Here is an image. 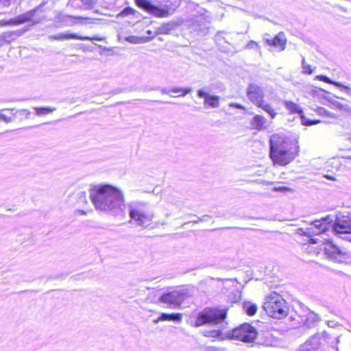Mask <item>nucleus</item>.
Instances as JSON below:
<instances>
[{
  "instance_id": "1",
  "label": "nucleus",
  "mask_w": 351,
  "mask_h": 351,
  "mask_svg": "<svg viewBox=\"0 0 351 351\" xmlns=\"http://www.w3.org/2000/svg\"><path fill=\"white\" fill-rule=\"evenodd\" d=\"M90 199L96 210L117 213L124 206L123 192L108 184L93 185L90 189Z\"/></svg>"
},
{
  "instance_id": "2",
  "label": "nucleus",
  "mask_w": 351,
  "mask_h": 351,
  "mask_svg": "<svg viewBox=\"0 0 351 351\" xmlns=\"http://www.w3.org/2000/svg\"><path fill=\"white\" fill-rule=\"evenodd\" d=\"M332 222V218L328 215L320 220H315L306 228H300L298 232L300 234L308 237L324 233L330 229L336 234L351 233V215L337 217L335 222Z\"/></svg>"
},
{
  "instance_id": "3",
  "label": "nucleus",
  "mask_w": 351,
  "mask_h": 351,
  "mask_svg": "<svg viewBox=\"0 0 351 351\" xmlns=\"http://www.w3.org/2000/svg\"><path fill=\"white\" fill-rule=\"evenodd\" d=\"M270 157L274 164L285 166L297 156V143L282 134H273L269 140Z\"/></svg>"
},
{
  "instance_id": "4",
  "label": "nucleus",
  "mask_w": 351,
  "mask_h": 351,
  "mask_svg": "<svg viewBox=\"0 0 351 351\" xmlns=\"http://www.w3.org/2000/svg\"><path fill=\"white\" fill-rule=\"evenodd\" d=\"M263 308L269 316L275 319H282L289 313L286 300L276 292L265 296Z\"/></svg>"
},
{
  "instance_id": "5",
  "label": "nucleus",
  "mask_w": 351,
  "mask_h": 351,
  "mask_svg": "<svg viewBox=\"0 0 351 351\" xmlns=\"http://www.w3.org/2000/svg\"><path fill=\"white\" fill-rule=\"evenodd\" d=\"M211 336L213 337H221L223 335L221 330H215L211 331ZM224 335L230 339L250 343L254 341L258 332L253 326L246 323L241 325L239 327L226 332Z\"/></svg>"
},
{
  "instance_id": "6",
  "label": "nucleus",
  "mask_w": 351,
  "mask_h": 351,
  "mask_svg": "<svg viewBox=\"0 0 351 351\" xmlns=\"http://www.w3.org/2000/svg\"><path fill=\"white\" fill-rule=\"evenodd\" d=\"M227 316V310L218 308H205L200 311L192 325L199 327L205 324H220L225 322Z\"/></svg>"
},
{
  "instance_id": "7",
  "label": "nucleus",
  "mask_w": 351,
  "mask_h": 351,
  "mask_svg": "<svg viewBox=\"0 0 351 351\" xmlns=\"http://www.w3.org/2000/svg\"><path fill=\"white\" fill-rule=\"evenodd\" d=\"M147 207V204L142 202H132L128 205L130 217L138 226L147 227L152 223L154 213Z\"/></svg>"
},
{
  "instance_id": "8",
  "label": "nucleus",
  "mask_w": 351,
  "mask_h": 351,
  "mask_svg": "<svg viewBox=\"0 0 351 351\" xmlns=\"http://www.w3.org/2000/svg\"><path fill=\"white\" fill-rule=\"evenodd\" d=\"M247 95L254 105L267 112L271 119L276 117L277 113L271 106L264 100V92L260 86L254 84H250L247 89Z\"/></svg>"
},
{
  "instance_id": "9",
  "label": "nucleus",
  "mask_w": 351,
  "mask_h": 351,
  "mask_svg": "<svg viewBox=\"0 0 351 351\" xmlns=\"http://www.w3.org/2000/svg\"><path fill=\"white\" fill-rule=\"evenodd\" d=\"M186 297L187 293L185 290L177 289L163 293L158 300L170 308H178Z\"/></svg>"
},
{
  "instance_id": "10",
  "label": "nucleus",
  "mask_w": 351,
  "mask_h": 351,
  "mask_svg": "<svg viewBox=\"0 0 351 351\" xmlns=\"http://www.w3.org/2000/svg\"><path fill=\"white\" fill-rule=\"evenodd\" d=\"M325 254L332 261L337 263H348L351 262V254L332 243L327 244L324 247Z\"/></svg>"
},
{
  "instance_id": "11",
  "label": "nucleus",
  "mask_w": 351,
  "mask_h": 351,
  "mask_svg": "<svg viewBox=\"0 0 351 351\" xmlns=\"http://www.w3.org/2000/svg\"><path fill=\"white\" fill-rule=\"evenodd\" d=\"M136 4L141 8L156 17H167L169 16L167 10L161 9L152 3L149 0H135Z\"/></svg>"
},
{
  "instance_id": "12",
  "label": "nucleus",
  "mask_w": 351,
  "mask_h": 351,
  "mask_svg": "<svg viewBox=\"0 0 351 351\" xmlns=\"http://www.w3.org/2000/svg\"><path fill=\"white\" fill-rule=\"evenodd\" d=\"M38 9L39 6L13 19L14 25H20L26 22H32V25L41 23L45 20L44 17L35 18L36 12Z\"/></svg>"
},
{
  "instance_id": "13",
  "label": "nucleus",
  "mask_w": 351,
  "mask_h": 351,
  "mask_svg": "<svg viewBox=\"0 0 351 351\" xmlns=\"http://www.w3.org/2000/svg\"><path fill=\"white\" fill-rule=\"evenodd\" d=\"M199 98H203L204 106L205 108H217L220 106V97L217 95H212L206 92L204 89H199L197 92Z\"/></svg>"
},
{
  "instance_id": "14",
  "label": "nucleus",
  "mask_w": 351,
  "mask_h": 351,
  "mask_svg": "<svg viewBox=\"0 0 351 351\" xmlns=\"http://www.w3.org/2000/svg\"><path fill=\"white\" fill-rule=\"evenodd\" d=\"M49 40H70V39H77L81 40H102L103 38L100 37H88V36H79L77 34L70 33L69 32L64 33H59L56 35H51L49 36Z\"/></svg>"
},
{
  "instance_id": "15",
  "label": "nucleus",
  "mask_w": 351,
  "mask_h": 351,
  "mask_svg": "<svg viewBox=\"0 0 351 351\" xmlns=\"http://www.w3.org/2000/svg\"><path fill=\"white\" fill-rule=\"evenodd\" d=\"M284 105L291 114H298L302 115L303 112L300 106L294 102L290 101H285ZM301 118L302 119V123L306 125H311L319 122V121H305L302 116H301Z\"/></svg>"
},
{
  "instance_id": "16",
  "label": "nucleus",
  "mask_w": 351,
  "mask_h": 351,
  "mask_svg": "<svg viewBox=\"0 0 351 351\" xmlns=\"http://www.w3.org/2000/svg\"><path fill=\"white\" fill-rule=\"evenodd\" d=\"M267 45L274 46L278 49L279 51L285 50L287 43V38L283 32L278 33L274 38H265Z\"/></svg>"
},
{
  "instance_id": "17",
  "label": "nucleus",
  "mask_w": 351,
  "mask_h": 351,
  "mask_svg": "<svg viewBox=\"0 0 351 351\" xmlns=\"http://www.w3.org/2000/svg\"><path fill=\"white\" fill-rule=\"evenodd\" d=\"M252 129L261 131L267 128L268 123L267 119L262 115H255L250 121Z\"/></svg>"
},
{
  "instance_id": "18",
  "label": "nucleus",
  "mask_w": 351,
  "mask_h": 351,
  "mask_svg": "<svg viewBox=\"0 0 351 351\" xmlns=\"http://www.w3.org/2000/svg\"><path fill=\"white\" fill-rule=\"evenodd\" d=\"M182 320V314L180 313H162L160 315L154 320L155 324H158L160 322L164 321H173L176 322H181Z\"/></svg>"
},
{
  "instance_id": "19",
  "label": "nucleus",
  "mask_w": 351,
  "mask_h": 351,
  "mask_svg": "<svg viewBox=\"0 0 351 351\" xmlns=\"http://www.w3.org/2000/svg\"><path fill=\"white\" fill-rule=\"evenodd\" d=\"M319 346V339L313 337L300 346L298 351H318Z\"/></svg>"
},
{
  "instance_id": "20",
  "label": "nucleus",
  "mask_w": 351,
  "mask_h": 351,
  "mask_svg": "<svg viewBox=\"0 0 351 351\" xmlns=\"http://www.w3.org/2000/svg\"><path fill=\"white\" fill-rule=\"evenodd\" d=\"M315 78L318 79L321 81H323L326 83H328L330 84H333L338 88H341L343 89L347 93H350L351 92V88L350 86H345L339 82L333 81L326 75H317Z\"/></svg>"
},
{
  "instance_id": "21",
  "label": "nucleus",
  "mask_w": 351,
  "mask_h": 351,
  "mask_svg": "<svg viewBox=\"0 0 351 351\" xmlns=\"http://www.w3.org/2000/svg\"><path fill=\"white\" fill-rule=\"evenodd\" d=\"M96 2L97 0H70L72 6L84 9L90 8Z\"/></svg>"
},
{
  "instance_id": "22",
  "label": "nucleus",
  "mask_w": 351,
  "mask_h": 351,
  "mask_svg": "<svg viewBox=\"0 0 351 351\" xmlns=\"http://www.w3.org/2000/svg\"><path fill=\"white\" fill-rule=\"evenodd\" d=\"M319 320L318 316L313 312H308L305 315V319L303 320V324L307 328L313 327Z\"/></svg>"
},
{
  "instance_id": "23",
  "label": "nucleus",
  "mask_w": 351,
  "mask_h": 351,
  "mask_svg": "<svg viewBox=\"0 0 351 351\" xmlns=\"http://www.w3.org/2000/svg\"><path fill=\"white\" fill-rule=\"evenodd\" d=\"M177 26L175 22H169L162 24L158 29L159 34H169Z\"/></svg>"
},
{
  "instance_id": "24",
  "label": "nucleus",
  "mask_w": 351,
  "mask_h": 351,
  "mask_svg": "<svg viewBox=\"0 0 351 351\" xmlns=\"http://www.w3.org/2000/svg\"><path fill=\"white\" fill-rule=\"evenodd\" d=\"M125 40L132 44H142L149 42L152 38L146 36H127Z\"/></svg>"
},
{
  "instance_id": "25",
  "label": "nucleus",
  "mask_w": 351,
  "mask_h": 351,
  "mask_svg": "<svg viewBox=\"0 0 351 351\" xmlns=\"http://www.w3.org/2000/svg\"><path fill=\"white\" fill-rule=\"evenodd\" d=\"M243 308L245 313L250 316L255 315L257 311V306L250 302H244Z\"/></svg>"
},
{
  "instance_id": "26",
  "label": "nucleus",
  "mask_w": 351,
  "mask_h": 351,
  "mask_svg": "<svg viewBox=\"0 0 351 351\" xmlns=\"http://www.w3.org/2000/svg\"><path fill=\"white\" fill-rule=\"evenodd\" d=\"M34 109L35 110L36 114L37 116L46 115L49 113L53 112L56 110V108L51 107H35Z\"/></svg>"
},
{
  "instance_id": "27",
  "label": "nucleus",
  "mask_w": 351,
  "mask_h": 351,
  "mask_svg": "<svg viewBox=\"0 0 351 351\" xmlns=\"http://www.w3.org/2000/svg\"><path fill=\"white\" fill-rule=\"evenodd\" d=\"M331 104L334 108L338 109L339 110L348 112L351 111V108L348 104H341L338 101H333L331 102Z\"/></svg>"
},
{
  "instance_id": "28",
  "label": "nucleus",
  "mask_w": 351,
  "mask_h": 351,
  "mask_svg": "<svg viewBox=\"0 0 351 351\" xmlns=\"http://www.w3.org/2000/svg\"><path fill=\"white\" fill-rule=\"evenodd\" d=\"M228 298L233 303L238 302L241 299V293L239 291L236 290L235 291L230 293L228 295Z\"/></svg>"
},
{
  "instance_id": "29",
  "label": "nucleus",
  "mask_w": 351,
  "mask_h": 351,
  "mask_svg": "<svg viewBox=\"0 0 351 351\" xmlns=\"http://www.w3.org/2000/svg\"><path fill=\"white\" fill-rule=\"evenodd\" d=\"M191 91V88H182L176 87V88H173L171 89V93H180V96H182V97L185 96L186 95L189 93Z\"/></svg>"
},
{
  "instance_id": "30",
  "label": "nucleus",
  "mask_w": 351,
  "mask_h": 351,
  "mask_svg": "<svg viewBox=\"0 0 351 351\" xmlns=\"http://www.w3.org/2000/svg\"><path fill=\"white\" fill-rule=\"evenodd\" d=\"M246 48L249 49H255L256 50L257 52H258V53L261 56L262 55V51L260 45H258V43L254 40H250V42H248V43L246 45Z\"/></svg>"
},
{
  "instance_id": "31",
  "label": "nucleus",
  "mask_w": 351,
  "mask_h": 351,
  "mask_svg": "<svg viewBox=\"0 0 351 351\" xmlns=\"http://www.w3.org/2000/svg\"><path fill=\"white\" fill-rule=\"evenodd\" d=\"M71 18V16H67V15H64V14H58L56 16V19H55V21L58 23H64V25H67L68 23V20Z\"/></svg>"
},
{
  "instance_id": "32",
  "label": "nucleus",
  "mask_w": 351,
  "mask_h": 351,
  "mask_svg": "<svg viewBox=\"0 0 351 351\" xmlns=\"http://www.w3.org/2000/svg\"><path fill=\"white\" fill-rule=\"evenodd\" d=\"M302 68L304 73L310 75L313 73V70L311 69V66L306 62L304 57L302 62Z\"/></svg>"
},
{
  "instance_id": "33",
  "label": "nucleus",
  "mask_w": 351,
  "mask_h": 351,
  "mask_svg": "<svg viewBox=\"0 0 351 351\" xmlns=\"http://www.w3.org/2000/svg\"><path fill=\"white\" fill-rule=\"evenodd\" d=\"M14 110V109H5V110H0V118L5 121L6 123H9V122H11L12 121V117H9L5 114L3 113V111H11V112H13Z\"/></svg>"
},
{
  "instance_id": "34",
  "label": "nucleus",
  "mask_w": 351,
  "mask_h": 351,
  "mask_svg": "<svg viewBox=\"0 0 351 351\" xmlns=\"http://www.w3.org/2000/svg\"><path fill=\"white\" fill-rule=\"evenodd\" d=\"M273 191L280 192V193H286V192H293V189L288 186H274L272 189Z\"/></svg>"
},
{
  "instance_id": "35",
  "label": "nucleus",
  "mask_w": 351,
  "mask_h": 351,
  "mask_svg": "<svg viewBox=\"0 0 351 351\" xmlns=\"http://www.w3.org/2000/svg\"><path fill=\"white\" fill-rule=\"evenodd\" d=\"M134 11L132 8L128 7L123 9L119 14L118 16H125L130 14H134Z\"/></svg>"
},
{
  "instance_id": "36",
  "label": "nucleus",
  "mask_w": 351,
  "mask_h": 351,
  "mask_svg": "<svg viewBox=\"0 0 351 351\" xmlns=\"http://www.w3.org/2000/svg\"><path fill=\"white\" fill-rule=\"evenodd\" d=\"M7 25H14L13 19L8 20V21H5V20L0 21V26H7Z\"/></svg>"
},
{
  "instance_id": "37",
  "label": "nucleus",
  "mask_w": 351,
  "mask_h": 351,
  "mask_svg": "<svg viewBox=\"0 0 351 351\" xmlns=\"http://www.w3.org/2000/svg\"><path fill=\"white\" fill-rule=\"evenodd\" d=\"M253 182H256V183H258V184H264V185H271L274 183L271 181H266V180H255V181H253Z\"/></svg>"
},
{
  "instance_id": "38",
  "label": "nucleus",
  "mask_w": 351,
  "mask_h": 351,
  "mask_svg": "<svg viewBox=\"0 0 351 351\" xmlns=\"http://www.w3.org/2000/svg\"><path fill=\"white\" fill-rule=\"evenodd\" d=\"M230 107H234V108H238V109H241V110H244L245 109L244 106H242L241 104H235V103H230Z\"/></svg>"
},
{
  "instance_id": "39",
  "label": "nucleus",
  "mask_w": 351,
  "mask_h": 351,
  "mask_svg": "<svg viewBox=\"0 0 351 351\" xmlns=\"http://www.w3.org/2000/svg\"><path fill=\"white\" fill-rule=\"evenodd\" d=\"M11 0H0V5L3 6H9L10 5Z\"/></svg>"
},
{
  "instance_id": "40",
  "label": "nucleus",
  "mask_w": 351,
  "mask_h": 351,
  "mask_svg": "<svg viewBox=\"0 0 351 351\" xmlns=\"http://www.w3.org/2000/svg\"><path fill=\"white\" fill-rule=\"evenodd\" d=\"M19 112H20V114L21 115H26V116H28L30 113L29 111L26 109L20 110H19Z\"/></svg>"
},
{
  "instance_id": "41",
  "label": "nucleus",
  "mask_w": 351,
  "mask_h": 351,
  "mask_svg": "<svg viewBox=\"0 0 351 351\" xmlns=\"http://www.w3.org/2000/svg\"><path fill=\"white\" fill-rule=\"evenodd\" d=\"M223 35V33H219L217 36H216V39H217V41L218 43H219L222 38L223 39L224 38L222 36Z\"/></svg>"
},
{
  "instance_id": "42",
  "label": "nucleus",
  "mask_w": 351,
  "mask_h": 351,
  "mask_svg": "<svg viewBox=\"0 0 351 351\" xmlns=\"http://www.w3.org/2000/svg\"><path fill=\"white\" fill-rule=\"evenodd\" d=\"M161 93L162 94H166V95H168V94H170L171 92V89L170 90H168V89H166V88H162L161 90Z\"/></svg>"
},
{
  "instance_id": "43",
  "label": "nucleus",
  "mask_w": 351,
  "mask_h": 351,
  "mask_svg": "<svg viewBox=\"0 0 351 351\" xmlns=\"http://www.w3.org/2000/svg\"><path fill=\"white\" fill-rule=\"evenodd\" d=\"M79 19H85V20H92L93 19L92 18H89V17H79Z\"/></svg>"
},
{
  "instance_id": "44",
  "label": "nucleus",
  "mask_w": 351,
  "mask_h": 351,
  "mask_svg": "<svg viewBox=\"0 0 351 351\" xmlns=\"http://www.w3.org/2000/svg\"><path fill=\"white\" fill-rule=\"evenodd\" d=\"M347 139L351 142V134L347 137Z\"/></svg>"
},
{
  "instance_id": "45",
  "label": "nucleus",
  "mask_w": 351,
  "mask_h": 351,
  "mask_svg": "<svg viewBox=\"0 0 351 351\" xmlns=\"http://www.w3.org/2000/svg\"><path fill=\"white\" fill-rule=\"evenodd\" d=\"M311 241L312 243H317V241L313 239H311Z\"/></svg>"
},
{
  "instance_id": "46",
  "label": "nucleus",
  "mask_w": 351,
  "mask_h": 351,
  "mask_svg": "<svg viewBox=\"0 0 351 351\" xmlns=\"http://www.w3.org/2000/svg\"><path fill=\"white\" fill-rule=\"evenodd\" d=\"M147 33L148 34H152V32H151L150 30H148V31L147 32Z\"/></svg>"
},
{
  "instance_id": "47",
  "label": "nucleus",
  "mask_w": 351,
  "mask_h": 351,
  "mask_svg": "<svg viewBox=\"0 0 351 351\" xmlns=\"http://www.w3.org/2000/svg\"><path fill=\"white\" fill-rule=\"evenodd\" d=\"M347 158L351 159V156H347Z\"/></svg>"
},
{
  "instance_id": "48",
  "label": "nucleus",
  "mask_w": 351,
  "mask_h": 351,
  "mask_svg": "<svg viewBox=\"0 0 351 351\" xmlns=\"http://www.w3.org/2000/svg\"><path fill=\"white\" fill-rule=\"evenodd\" d=\"M81 213H83V214H85L86 212L83 211V210H81Z\"/></svg>"
}]
</instances>
